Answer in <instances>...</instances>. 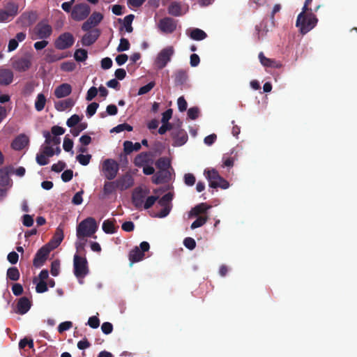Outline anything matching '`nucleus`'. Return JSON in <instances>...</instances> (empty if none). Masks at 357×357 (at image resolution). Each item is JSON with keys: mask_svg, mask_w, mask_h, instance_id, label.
Masks as SVG:
<instances>
[{"mask_svg": "<svg viewBox=\"0 0 357 357\" xmlns=\"http://www.w3.org/2000/svg\"><path fill=\"white\" fill-rule=\"evenodd\" d=\"M204 174L209 182V186L212 188H220L227 189L229 186V182L222 178L215 169H205Z\"/></svg>", "mask_w": 357, "mask_h": 357, "instance_id": "nucleus-3", "label": "nucleus"}, {"mask_svg": "<svg viewBox=\"0 0 357 357\" xmlns=\"http://www.w3.org/2000/svg\"><path fill=\"white\" fill-rule=\"evenodd\" d=\"M31 303L29 299L25 296L19 299L17 304V312L20 314H26L31 308Z\"/></svg>", "mask_w": 357, "mask_h": 357, "instance_id": "nucleus-25", "label": "nucleus"}, {"mask_svg": "<svg viewBox=\"0 0 357 357\" xmlns=\"http://www.w3.org/2000/svg\"><path fill=\"white\" fill-rule=\"evenodd\" d=\"M115 219H108L103 222L102 228L106 234H114L116 232L118 227L115 226Z\"/></svg>", "mask_w": 357, "mask_h": 357, "instance_id": "nucleus-28", "label": "nucleus"}, {"mask_svg": "<svg viewBox=\"0 0 357 357\" xmlns=\"http://www.w3.org/2000/svg\"><path fill=\"white\" fill-rule=\"evenodd\" d=\"M61 70L64 72H72L76 68V64L75 62L70 61H66L61 64Z\"/></svg>", "mask_w": 357, "mask_h": 357, "instance_id": "nucleus-47", "label": "nucleus"}, {"mask_svg": "<svg viewBox=\"0 0 357 357\" xmlns=\"http://www.w3.org/2000/svg\"><path fill=\"white\" fill-rule=\"evenodd\" d=\"M66 167V162L63 161H59L57 163L53 164L51 169L52 171L55 172H61Z\"/></svg>", "mask_w": 357, "mask_h": 357, "instance_id": "nucleus-63", "label": "nucleus"}, {"mask_svg": "<svg viewBox=\"0 0 357 357\" xmlns=\"http://www.w3.org/2000/svg\"><path fill=\"white\" fill-rule=\"evenodd\" d=\"M46 98L43 93H39L37 96L36 100L35 102V108L37 111H42L45 105Z\"/></svg>", "mask_w": 357, "mask_h": 357, "instance_id": "nucleus-40", "label": "nucleus"}, {"mask_svg": "<svg viewBox=\"0 0 357 357\" xmlns=\"http://www.w3.org/2000/svg\"><path fill=\"white\" fill-rule=\"evenodd\" d=\"M317 22L318 19L312 10L302 11L297 17L296 26L299 28L302 34H305L317 25Z\"/></svg>", "mask_w": 357, "mask_h": 357, "instance_id": "nucleus-1", "label": "nucleus"}, {"mask_svg": "<svg viewBox=\"0 0 357 357\" xmlns=\"http://www.w3.org/2000/svg\"><path fill=\"white\" fill-rule=\"evenodd\" d=\"M31 66V56L26 55L18 58L13 62V67L17 71L24 72Z\"/></svg>", "mask_w": 357, "mask_h": 357, "instance_id": "nucleus-15", "label": "nucleus"}, {"mask_svg": "<svg viewBox=\"0 0 357 357\" xmlns=\"http://www.w3.org/2000/svg\"><path fill=\"white\" fill-rule=\"evenodd\" d=\"M75 43V38L72 33L65 32L61 33L54 41V47L59 50H64L71 47Z\"/></svg>", "mask_w": 357, "mask_h": 357, "instance_id": "nucleus-7", "label": "nucleus"}, {"mask_svg": "<svg viewBox=\"0 0 357 357\" xmlns=\"http://www.w3.org/2000/svg\"><path fill=\"white\" fill-rule=\"evenodd\" d=\"M176 126H174L172 123H165L160 127L158 129V133L160 135H164L167 130H173L174 128H176Z\"/></svg>", "mask_w": 357, "mask_h": 357, "instance_id": "nucleus-53", "label": "nucleus"}, {"mask_svg": "<svg viewBox=\"0 0 357 357\" xmlns=\"http://www.w3.org/2000/svg\"><path fill=\"white\" fill-rule=\"evenodd\" d=\"M33 33L36 36L33 39H46L52 33V27L45 22H38L33 29Z\"/></svg>", "mask_w": 357, "mask_h": 357, "instance_id": "nucleus-8", "label": "nucleus"}, {"mask_svg": "<svg viewBox=\"0 0 357 357\" xmlns=\"http://www.w3.org/2000/svg\"><path fill=\"white\" fill-rule=\"evenodd\" d=\"M43 136L45 138V143L50 145H59L61 142V139L58 136H52L50 132L48 131L43 132Z\"/></svg>", "mask_w": 357, "mask_h": 357, "instance_id": "nucleus-32", "label": "nucleus"}, {"mask_svg": "<svg viewBox=\"0 0 357 357\" xmlns=\"http://www.w3.org/2000/svg\"><path fill=\"white\" fill-rule=\"evenodd\" d=\"M199 109L197 107H190L188 110V116L192 120H195L198 118Z\"/></svg>", "mask_w": 357, "mask_h": 357, "instance_id": "nucleus-61", "label": "nucleus"}, {"mask_svg": "<svg viewBox=\"0 0 357 357\" xmlns=\"http://www.w3.org/2000/svg\"><path fill=\"white\" fill-rule=\"evenodd\" d=\"M52 248H50L47 245H44L40 248L34 257L33 260V265L36 268H40L43 266Z\"/></svg>", "mask_w": 357, "mask_h": 357, "instance_id": "nucleus-11", "label": "nucleus"}, {"mask_svg": "<svg viewBox=\"0 0 357 357\" xmlns=\"http://www.w3.org/2000/svg\"><path fill=\"white\" fill-rule=\"evenodd\" d=\"M259 59L260 63L267 68H280L282 66L280 61L266 57L263 52L259 54Z\"/></svg>", "mask_w": 357, "mask_h": 357, "instance_id": "nucleus-23", "label": "nucleus"}, {"mask_svg": "<svg viewBox=\"0 0 357 357\" xmlns=\"http://www.w3.org/2000/svg\"><path fill=\"white\" fill-rule=\"evenodd\" d=\"M103 19V15L100 13L93 12L88 20L84 22L82 26L84 31H89L93 27L96 26Z\"/></svg>", "mask_w": 357, "mask_h": 357, "instance_id": "nucleus-13", "label": "nucleus"}, {"mask_svg": "<svg viewBox=\"0 0 357 357\" xmlns=\"http://www.w3.org/2000/svg\"><path fill=\"white\" fill-rule=\"evenodd\" d=\"M90 13V7L88 4L82 3L77 4L72 10V17L76 21L86 19Z\"/></svg>", "mask_w": 357, "mask_h": 357, "instance_id": "nucleus-10", "label": "nucleus"}, {"mask_svg": "<svg viewBox=\"0 0 357 357\" xmlns=\"http://www.w3.org/2000/svg\"><path fill=\"white\" fill-rule=\"evenodd\" d=\"M155 85V82H150L147 84L139 88L137 94L142 96L149 93Z\"/></svg>", "mask_w": 357, "mask_h": 357, "instance_id": "nucleus-49", "label": "nucleus"}, {"mask_svg": "<svg viewBox=\"0 0 357 357\" xmlns=\"http://www.w3.org/2000/svg\"><path fill=\"white\" fill-rule=\"evenodd\" d=\"M59 268H60L59 261L58 260H55V261H52V264H51V270H50L51 274L54 277L57 276L59 273Z\"/></svg>", "mask_w": 357, "mask_h": 357, "instance_id": "nucleus-60", "label": "nucleus"}, {"mask_svg": "<svg viewBox=\"0 0 357 357\" xmlns=\"http://www.w3.org/2000/svg\"><path fill=\"white\" fill-rule=\"evenodd\" d=\"M100 35V31L98 29H93L88 31L82 36V43L84 46H90L93 44Z\"/></svg>", "mask_w": 357, "mask_h": 357, "instance_id": "nucleus-18", "label": "nucleus"}, {"mask_svg": "<svg viewBox=\"0 0 357 357\" xmlns=\"http://www.w3.org/2000/svg\"><path fill=\"white\" fill-rule=\"evenodd\" d=\"M98 225L93 218L89 217L83 220L77 227L76 235L77 239L82 241L91 237L96 232Z\"/></svg>", "mask_w": 357, "mask_h": 357, "instance_id": "nucleus-2", "label": "nucleus"}, {"mask_svg": "<svg viewBox=\"0 0 357 357\" xmlns=\"http://www.w3.org/2000/svg\"><path fill=\"white\" fill-rule=\"evenodd\" d=\"M174 84L176 86L183 85L188 79V72L185 69H178L174 74Z\"/></svg>", "mask_w": 357, "mask_h": 357, "instance_id": "nucleus-21", "label": "nucleus"}, {"mask_svg": "<svg viewBox=\"0 0 357 357\" xmlns=\"http://www.w3.org/2000/svg\"><path fill=\"white\" fill-rule=\"evenodd\" d=\"M168 13L173 16L181 15V6L178 1L172 2L168 7Z\"/></svg>", "mask_w": 357, "mask_h": 357, "instance_id": "nucleus-33", "label": "nucleus"}, {"mask_svg": "<svg viewBox=\"0 0 357 357\" xmlns=\"http://www.w3.org/2000/svg\"><path fill=\"white\" fill-rule=\"evenodd\" d=\"M6 276L10 280L17 281L20 279V273L17 267H10L7 270Z\"/></svg>", "mask_w": 357, "mask_h": 357, "instance_id": "nucleus-36", "label": "nucleus"}, {"mask_svg": "<svg viewBox=\"0 0 357 357\" xmlns=\"http://www.w3.org/2000/svg\"><path fill=\"white\" fill-rule=\"evenodd\" d=\"M174 54V50L172 46H168L162 49L158 54L155 64L158 69L164 68L171 61L172 56Z\"/></svg>", "mask_w": 357, "mask_h": 357, "instance_id": "nucleus-6", "label": "nucleus"}, {"mask_svg": "<svg viewBox=\"0 0 357 357\" xmlns=\"http://www.w3.org/2000/svg\"><path fill=\"white\" fill-rule=\"evenodd\" d=\"M73 147V141L71 139H70L68 137V135L66 136L63 139V149L66 151L69 152V151H72Z\"/></svg>", "mask_w": 357, "mask_h": 357, "instance_id": "nucleus-58", "label": "nucleus"}, {"mask_svg": "<svg viewBox=\"0 0 357 357\" xmlns=\"http://www.w3.org/2000/svg\"><path fill=\"white\" fill-rule=\"evenodd\" d=\"M98 107H99V104L96 102H91V104H89L86 108L87 116H93L96 114V110Z\"/></svg>", "mask_w": 357, "mask_h": 357, "instance_id": "nucleus-54", "label": "nucleus"}, {"mask_svg": "<svg viewBox=\"0 0 357 357\" xmlns=\"http://www.w3.org/2000/svg\"><path fill=\"white\" fill-rule=\"evenodd\" d=\"M156 167L159 169H169L170 162L166 158H160L155 162Z\"/></svg>", "mask_w": 357, "mask_h": 357, "instance_id": "nucleus-43", "label": "nucleus"}, {"mask_svg": "<svg viewBox=\"0 0 357 357\" xmlns=\"http://www.w3.org/2000/svg\"><path fill=\"white\" fill-rule=\"evenodd\" d=\"M71 54L70 53L66 52H56L53 49H49L46 52L45 59L47 63H54L58 61H60L63 59L70 56Z\"/></svg>", "mask_w": 357, "mask_h": 357, "instance_id": "nucleus-17", "label": "nucleus"}, {"mask_svg": "<svg viewBox=\"0 0 357 357\" xmlns=\"http://www.w3.org/2000/svg\"><path fill=\"white\" fill-rule=\"evenodd\" d=\"M181 124L182 122L179 121L176 128H174L171 132L172 137L174 139V146H182L188 141V135L183 129L181 128Z\"/></svg>", "mask_w": 357, "mask_h": 357, "instance_id": "nucleus-9", "label": "nucleus"}, {"mask_svg": "<svg viewBox=\"0 0 357 357\" xmlns=\"http://www.w3.org/2000/svg\"><path fill=\"white\" fill-rule=\"evenodd\" d=\"M132 130H133L132 126H131L130 125H129L126 123H124L119 124V125L116 126L111 131L115 132H121L124 130H127V131L130 132V131H132Z\"/></svg>", "mask_w": 357, "mask_h": 357, "instance_id": "nucleus-48", "label": "nucleus"}, {"mask_svg": "<svg viewBox=\"0 0 357 357\" xmlns=\"http://www.w3.org/2000/svg\"><path fill=\"white\" fill-rule=\"evenodd\" d=\"M75 104V101L69 98L63 100H59L55 102L54 107L57 111L63 112L67 109L71 108Z\"/></svg>", "mask_w": 357, "mask_h": 357, "instance_id": "nucleus-27", "label": "nucleus"}, {"mask_svg": "<svg viewBox=\"0 0 357 357\" xmlns=\"http://www.w3.org/2000/svg\"><path fill=\"white\" fill-rule=\"evenodd\" d=\"M72 92V87L69 84L63 83L58 86L54 90V96L57 98H62L69 96Z\"/></svg>", "mask_w": 357, "mask_h": 357, "instance_id": "nucleus-24", "label": "nucleus"}, {"mask_svg": "<svg viewBox=\"0 0 357 357\" xmlns=\"http://www.w3.org/2000/svg\"><path fill=\"white\" fill-rule=\"evenodd\" d=\"M134 17H135L134 15L130 14L128 15H126L123 20V26L125 27L126 31L128 33H131L133 31V28L132 26V22L134 20Z\"/></svg>", "mask_w": 357, "mask_h": 357, "instance_id": "nucleus-41", "label": "nucleus"}, {"mask_svg": "<svg viewBox=\"0 0 357 357\" xmlns=\"http://www.w3.org/2000/svg\"><path fill=\"white\" fill-rule=\"evenodd\" d=\"M73 269L74 275L77 278H85L89 273L86 258L75 254L73 257Z\"/></svg>", "mask_w": 357, "mask_h": 357, "instance_id": "nucleus-4", "label": "nucleus"}, {"mask_svg": "<svg viewBox=\"0 0 357 357\" xmlns=\"http://www.w3.org/2000/svg\"><path fill=\"white\" fill-rule=\"evenodd\" d=\"M84 193L83 190H80L75 194L72 199V203L75 205H79L82 203V195Z\"/></svg>", "mask_w": 357, "mask_h": 357, "instance_id": "nucleus-64", "label": "nucleus"}, {"mask_svg": "<svg viewBox=\"0 0 357 357\" xmlns=\"http://www.w3.org/2000/svg\"><path fill=\"white\" fill-rule=\"evenodd\" d=\"M18 4L13 1L7 3L3 10L8 14V15L13 19L18 13Z\"/></svg>", "mask_w": 357, "mask_h": 357, "instance_id": "nucleus-29", "label": "nucleus"}, {"mask_svg": "<svg viewBox=\"0 0 357 357\" xmlns=\"http://www.w3.org/2000/svg\"><path fill=\"white\" fill-rule=\"evenodd\" d=\"M87 128L86 123H81L77 125V127L73 128L70 130V132L74 137H77L79 133Z\"/></svg>", "mask_w": 357, "mask_h": 357, "instance_id": "nucleus-50", "label": "nucleus"}, {"mask_svg": "<svg viewBox=\"0 0 357 357\" xmlns=\"http://www.w3.org/2000/svg\"><path fill=\"white\" fill-rule=\"evenodd\" d=\"M210 208L211 206L208 205L206 203H201L192 208L190 213L192 215L197 216L199 214L206 213Z\"/></svg>", "mask_w": 357, "mask_h": 357, "instance_id": "nucleus-31", "label": "nucleus"}, {"mask_svg": "<svg viewBox=\"0 0 357 357\" xmlns=\"http://www.w3.org/2000/svg\"><path fill=\"white\" fill-rule=\"evenodd\" d=\"M10 179L8 176V172L6 169H0V185L6 187L10 184Z\"/></svg>", "mask_w": 357, "mask_h": 357, "instance_id": "nucleus-39", "label": "nucleus"}, {"mask_svg": "<svg viewBox=\"0 0 357 357\" xmlns=\"http://www.w3.org/2000/svg\"><path fill=\"white\" fill-rule=\"evenodd\" d=\"M74 57L77 61H84L88 57L87 51L84 49H77L75 52Z\"/></svg>", "mask_w": 357, "mask_h": 357, "instance_id": "nucleus-42", "label": "nucleus"}, {"mask_svg": "<svg viewBox=\"0 0 357 357\" xmlns=\"http://www.w3.org/2000/svg\"><path fill=\"white\" fill-rule=\"evenodd\" d=\"M171 180V174L169 169L158 170L152 177V181L155 184L165 183Z\"/></svg>", "mask_w": 357, "mask_h": 357, "instance_id": "nucleus-19", "label": "nucleus"}, {"mask_svg": "<svg viewBox=\"0 0 357 357\" xmlns=\"http://www.w3.org/2000/svg\"><path fill=\"white\" fill-rule=\"evenodd\" d=\"M172 199L173 195L171 192H167L158 200V204L160 206H170Z\"/></svg>", "mask_w": 357, "mask_h": 357, "instance_id": "nucleus-45", "label": "nucleus"}, {"mask_svg": "<svg viewBox=\"0 0 357 357\" xmlns=\"http://www.w3.org/2000/svg\"><path fill=\"white\" fill-rule=\"evenodd\" d=\"M48 290L47 283L45 281H39L36 287V291L37 293L42 294L46 292Z\"/></svg>", "mask_w": 357, "mask_h": 357, "instance_id": "nucleus-59", "label": "nucleus"}, {"mask_svg": "<svg viewBox=\"0 0 357 357\" xmlns=\"http://www.w3.org/2000/svg\"><path fill=\"white\" fill-rule=\"evenodd\" d=\"M195 181V176L192 174L187 173L184 175V183L186 185L192 186Z\"/></svg>", "mask_w": 357, "mask_h": 357, "instance_id": "nucleus-56", "label": "nucleus"}, {"mask_svg": "<svg viewBox=\"0 0 357 357\" xmlns=\"http://www.w3.org/2000/svg\"><path fill=\"white\" fill-rule=\"evenodd\" d=\"M40 153L48 158L52 157L55 154L54 149L48 144L42 147Z\"/></svg>", "mask_w": 357, "mask_h": 357, "instance_id": "nucleus-57", "label": "nucleus"}, {"mask_svg": "<svg viewBox=\"0 0 357 357\" xmlns=\"http://www.w3.org/2000/svg\"><path fill=\"white\" fill-rule=\"evenodd\" d=\"M63 238V229L61 226H59L56 229L54 236L47 245L49 247L51 246L50 248H52V250L56 248L61 244Z\"/></svg>", "mask_w": 357, "mask_h": 357, "instance_id": "nucleus-22", "label": "nucleus"}, {"mask_svg": "<svg viewBox=\"0 0 357 357\" xmlns=\"http://www.w3.org/2000/svg\"><path fill=\"white\" fill-rule=\"evenodd\" d=\"M117 189L116 181H107L104 184L103 192L105 195L112 194Z\"/></svg>", "mask_w": 357, "mask_h": 357, "instance_id": "nucleus-37", "label": "nucleus"}, {"mask_svg": "<svg viewBox=\"0 0 357 357\" xmlns=\"http://www.w3.org/2000/svg\"><path fill=\"white\" fill-rule=\"evenodd\" d=\"M82 120V118L77 114L72 115L66 121V125L69 128H74L75 126L79 124V121Z\"/></svg>", "mask_w": 357, "mask_h": 357, "instance_id": "nucleus-46", "label": "nucleus"}, {"mask_svg": "<svg viewBox=\"0 0 357 357\" xmlns=\"http://www.w3.org/2000/svg\"><path fill=\"white\" fill-rule=\"evenodd\" d=\"M208 220L207 217L199 216L191 225V229H194L204 225Z\"/></svg>", "mask_w": 357, "mask_h": 357, "instance_id": "nucleus-52", "label": "nucleus"}, {"mask_svg": "<svg viewBox=\"0 0 357 357\" xmlns=\"http://www.w3.org/2000/svg\"><path fill=\"white\" fill-rule=\"evenodd\" d=\"M267 22L263 20L259 25L255 26V30L257 31V38L259 40L264 36L268 32L267 29Z\"/></svg>", "mask_w": 357, "mask_h": 357, "instance_id": "nucleus-38", "label": "nucleus"}, {"mask_svg": "<svg viewBox=\"0 0 357 357\" xmlns=\"http://www.w3.org/2000/svg\"><path fill=\"white\" fill-rule=\"evenodd\" d=\"M117 183V189L123 191L127 190L134 185V178L129 174L126 173L121 177L116 180Z\"/></svg>", "mask_w": 357, "mask_h": 357, "instance_id": "nucleus-16", "label": "nucleus"}, {"mask_svg": "<svg viewBox=\"0 0 357 357\" xmlns=\"http://www.w3.org/2000/svg\"><path fill=\"white\" fill-rule=\"evenodd\" d=\"M158 27L163 33H172L176 29V23L173 18L166 17L159 21Z\"/></svg>", "mask_w": 357, "mask_h": 357, "instance_id": "nucleus-14", "label": "nucleus"}, {"mask_svg": "<svg viewBox=\"0 0 357 357\" xmlns=\"http://www.w3.org/2000/svg\"><path fill=\"white\" fill-rule=\"evenodd\" d=\"M29 142V137L24 134H21L13 139L11 143V147L15 151H20L25 148Z\"/></svg>", "mask_w": 357, "mask_h": 357, "instance_id": "nucleus-20", "label": "nucleus"}, {"mask_svg": "<svg viewBox=\"0 0 357 357\" xmlns=\"http://www.w3.org/2000/svg\"><path fill=\"white\" fill-rule=\"evenodd\" d=\"M144 253L139 248L136 247L129 253V259L132 263L138 262L143 259Z\"/></svg>", "mask_w": 357, "mask_h": 357, "instance_id": "nucleus-30", "label": "nucleus"}, {"mask_svg": "<svg viewBox=\"0 0 357 357\" xmlns=\"http://www.w3.org/2000/svg\"><path fill=\"white\" fill-rule=\"evenodd\" d=\"M102 170L105 177L109 180H113L119 170V163L114 159H106L102 162Z\"/></svg>", "mask_w": 357, "mask_h": 357, "instance_id": "nucleus-5", "label": "nucleus"}, {"mask_svg": "<svg viewBox=\"0 0 357 357\" xmlns=\"http://www.w3.org/2000/svg\"><path fill=\"white\" fill-rule=\"evenodd\" d=\"M91 158V155L90 154L83 155L79 154L77 155V160L84 166L87 165L90 162V160Z\"/></svg>", "mask_w": 357, "mask_h": 357, "instance_id": "nucleus-51", "label": "nucleus"}, {"mask_svg": "<svg viewBox=\"0 0 357 357\" xmlns=\"http://www.w3.org/2000/svg\"><path fill=\"white\" fill-rule=\"evenodd\" d=\"M73 327V323L71 321H64L61 323L58 326V331L60 333H63L66 331L70 329Z\"/></svg>", "mask_w": 357, "mask_h": 357, "instance_id": "nucleus-62", "label": "nucleus"}, {"mask_svg": "<svg viewBox=\"0 0 357 357\" xmlns=\"http://www.w3.org/2000/svg\"><path fill=\"white\" fill-rule=\"evenodd\" d=\"M130 44L127 38H121L120 39L119 45H118L116 50L119 52H124L130 49Z\"/></svg>", "mask_w": 357, "mask_h": 357, "instance_id": "nucleus-44", "label": "nucleus"}, {"mask_svg": "<svg viewBox=\"0 0 357 357\" xmlns=\"http://www.w3.org/2000/svg\"><path fill=\"white\" fill-rule=\"evenodd\" d=\"M158 197L157 196H149L146 198V201L144 202V208L145 209H149L153 206L155 202L158 200Z\"/></svg>", "mask_w": 357, "mask_h": 357, "instance_id": "nucleus-55", "label": "nucleus"}, {"mask_svg": "<svg viewBox=\"0 0 357 357\" xmlns=\"http://www.w3.org/2000/svg\"><path fill=\"white\" fill-rule=\"evenodd\" d=\"M135 166L141 167L148 163V154L147 153H141L138 154L134 160Z\"/></svg>", "mask_w": 357, "mask_h": 357, "instance_id": "nucleus-35", "label": "nucleus"}, {"mask_svg": "<svg viewBox=\"0 0 357 357\" xmlns=\"http://www.w3.org/2000/svg\"><path fill=\"white\" fill-rule=\"evenodd\" d=\"M149 193V190L143 189L141 187L136 188L132 194V202L137 208L143 206L144 199Z\"/></svg>", "mask_w": 357, "mask_h": 357, "instance_id": "nucleus-12", "label": "nucleus"}, {"mask_svg": "<svg viewBox=\"0 0 357 357\" xmlns=\"http://www.w3.org/2000/svg\"><path fill=\"white\" fill-rule=\"evenodd\" d=\"M13 79V73L9 69L0 70V85H9Z\"/></svg>", "mask_w": 357, "mask_h": 357, "instance_id": "nucleus-26", "label": "nucleus"}, {"mask_svg": "<svg viewBox=\"0 0 357 357\" xmlns=\"http://www.w3.org/2000/svg\"><path fill=\"white\" fill-rule=\"evenodd\" d=\"M190 37L195 40H202L207 37V34L203 30L195 28L191 31Z\"/></svg>", "mask_w": 357, "mask_h": 357, "instance_id": "nucleus-34", "label": "nucleus"}]
</instances>
